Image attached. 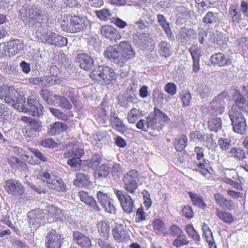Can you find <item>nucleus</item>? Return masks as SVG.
<instances>
[{"label": "nucleus", "mask_w": 248, "mask_h": 248, "mask_svg": "<svg viewBox=\"0 0 248 248\" xmlns=\"http://www.w3.org/2000/svg\"><path fill=\"white\" fill-rule=\"evenodd\" d=\"M186 229L187 233L193 239L195 240H199V235L192 225L188 224L186 226Z\"/></svg>", "instance_id": "obj_62"}, {"label": "nucleus", "mask_w": 248, "mask_h": 248, "mask_svg": "<svg viewBox=\"0 0 248 248\" xmlns=\"http://www.w3.org/2000/svg\"><path fill=\"white\" fill-rule=\"evenodd\" d=\"M114 238L118 242H126L128 239V232L123 229L122 225L116 227L112 230Z\"/></svg>", "instance_id": "obj_25"}, {"label": "nucleus", "mask_w": 248, "mask_h": 248, "mask_svg": "<svg viewBox=\"0 0 248 248\" xmlns=\"http://www.w3.org/2000/svg\"><path fill=\"white\" fill-rule=\"evenodd\" d=\"M104 56L108 58L110 61H115L117 60L119 61L118 59L119 57V52L117 49L113 46H109L104 52Z\"/></svg>", "instance_id": "obj_36"}, {"label": "nucleus", "mask_w": 248, "mask_h": 248, "mask_svg": "<svg viewBox=\"0 0 248 248\" xmlns=\"http://www.w3.org/2000/svg\"><path fill=\"white\" fill-rule=\"evenodd\" d=\"M189 241L187 240L185 234L182 233L179 236H177L173 242V245L176 248H181L183 246L187 245Z\"/></svg>", "instance_id": "obj_48"}, {"label": "nucleus", "mask_w": 248, "mask_h": 248, "mask_svg": "<svg viewBox=\"0 0 248 248\" xmlns=\"http://www.w3.org/2000/svg\"><path fill=\"white\" fill-rule=\"evenodd\" d=\"M40 94L47 104L53 105L55 103V100L53 99L52 95L48 90L42 89L40 92Z\"/></svg>", "instance_id": "obj_51"}, {"label": "nucleus", "mask_w": 248, "mask_h": 248, "mask_svg": "<svg viewBox=\"0 0 248 248\" xmlns=\"http://www.w3.org/2000/svg\"><path fill=\"white\" fill-rule=\"evenodd\" d=\"M81 160L71 157L67 161V164L75 170H78L81 166Z\"/></svg>", "instance_id": "obj_59"}, {"label": "nucleus", "mask_w": 248, "mask_h": 248, "mask_svg": "<svg viewBox=\"0 0 248 248\" xmlns=\"http://www.w3.org/2000/svg\"><path fill=\"white\" fill-rule=\"evenodd\" d=\"M189 51L193 58V62H199L201 56V50L197 45L192 46L189 49Z\"/></svg>", "instance_id": "obj_53"}, {"label": "nucleus", "mask_w": 248, "mask_h": 248, "mask_svg": "<svg viewBox=\"0 0 248 248\" xmlns=\"http://www.w3.org/2000/svg\"><path fill=\"white\" fill-rule=\"evenodd\" d=\"M152 40L149 33H137L133 36V42L136 45L140 48H144L145 46L151 42Z\"/></svg>", "instance_id": "obj_20"}, {"label": "nucleus", "mask_w": 248, "mask_h": 248, "mask_svg": "<svg viewBox=\"0 0 248 248\" xmlns=\"http://www.w3.org/2000/svg\"><path fill=\"white\" fill-rule=\"evenodd\" d=\"M27 108L28 112L29 110L32 112L31 115L33 116H40L43 113V107L38 100L35 99L30 97L26 103Z\"/></svg>", "instance_id": "obj_18"}, {"label": "nucleus", "mask_w": 248, "mask_h": 248, "mask_svg": "<svg viewBox=\"0 0 248 248\" xmlns=\"http://www.w3.org/2000/svg\"><path fill=\"white\" fill-rule=\"evenodd\" d=\"M93 57L87 53L80 51L77 54L75 57V62H93Z\"/></svg>", "instance_id": "obj_47"}, {"label": "nucleus", "mask_w": 248, "mask_h": 248, "mask_svg": "<svg viewBox=\"0 0 248 248\" xmlns=\"http://www.w3.org/2000/svg\"><path fill=\"white\" fill-rule=\"evenodd\" d=\"M142 116V111L136 108L131 109L127 114V120L130 124H133L136 123L140 116Z\"/></svg>", "instance_id": "obj_39"}, {"label": "nucleus", "mask_w": 248, "mask_h": 248, "mask_svg": "<svg viewBox=\"0 0 248 248\" xmlns=\"http://www.w3.org/2000/svg\"><path fill=\"white\" fill-rule=\"evenodd\" d=\"M15 89L13 86H0V99L7 104L11 102L13 95H15Z\"/></svg>", "instance_id": "obj_23"}, {"label": "nucleus", "mask_w": 248, "mask_h": 248, "mask_svg": "<svg viewBox=\"0 0 248 248\" xmlns=\"http://www.w3.org/2000/svg\"><path fill=\"white\" fill-rule=\"evenodd\" d=\"M228 100L227 92H223L218 94L210 102L209 113L216 116L222 114L225 109L226 102Z\"/></svg>", "instance_id": "obj_4"}, {"label": "nucleus", "mask_w": 248, "mask_h": 248, "mask_svg": "<svg viewBox=\"0 0 248 248\" xmlns=\"http://www.w3.org/2000/svg\"><path fill=\"white\" fill-rule=\"evenodd\" d=\"M109 174V167L106 164L101 165L98 169L99 177L106 178Z\"/></svg>", "instance_id": "obj_64"}, {"label": "nucleus", "mask_w": 248, "mask_h": 248, "mask_svg": "<svg viewBox=\"0 0 248 248\" xmlns=\"http://www.w3.org/2000/svg\"><path fill=\"white\" fill-rule=\"evenodd\" d=\"M219 16L218 13L209 11L203 18V22L210 24L217 23L220 20Z\"/></svg>", "instance_id": "obj_35"}, {"label": "nucleus", "mask_w": 248, "mask_h": 248, "mask_svg": "<svg viewBox=\"0 0 248 248\" xmlns=\"http://www.w3.org/2000/svg\"><path fill=\"white\" fill-rule=\"evenodd\" d=\"M105 204L102 207L105 209L106 211L111 214L115 213L116 210L113 205V200L112 199L110 198Z\"/></svg>", "instance_id": "obj_61"}, {"label": "nucleus", "mask_w": 248, "mask_h": 248, "mask_svg": "<svg viewBox=\"0 0 248 248\" xmlns=\"http://www.w3.org/2000/svg\"><path fill=\"white\" fill-rule=\"evenodd\" d=\"M78 195L80 201L84 202L86 204L90 206L95 210H100L99 206L97 204L93 196L90 195L88 192L84 191H80L78 193Z\"/></svg>", "instance_id": "obj_21"}, {"label": "nucleus", "mask_w": 248, "mask_h": 248, "mask_svg": "<svg viewBox=\"0 0 248 248\" xmlns=\"http://www.w3.org/2000/svg\"><path fill=\"white\" fill-rule=\"evenodd\" d=\"M197 37V32L194 29L181 28L178 31L176 39L178 42L185 45L195 40Z\"/></svg>", "instance_id": "obj_11"}, {"label": "nucleus", "mask_w": 248, "mask_h": 248, "mask_svg": "<svg viewBox=\"0 0 248 248\" xmlns=\"http://www.w3.org/2000/svg\"><path fill=\"white\" fill-rule=\"evenodd\" d=\"M84 155V152L83 148H73L68 149L63 154V156L65 158L72 157L80 159V158Z\"/></svg>", "instance_id": "obj_32"}, {"label": "nucleus", "mask_w": 248, "mask_h": 248, "mask_svg": "<svg viewBox=\"0 0 248 248\" xmlns=\"http://www.w3.org/2000/svg\"><path fill=\"white\" fill-rule=\"evenodd\" d=\"M97 228L100 234L105 238H108L109 232V226L104 221H100L97 224Z\"/></svg>", "instance_id": "obj_44"}, {"label": "nucleus", "mask_w": 248, "mask_h": 248, "mask_svg": "<svg viewBox=\"0 0 248 248\" xmlns=\"http://www.w3.org/2000/svg\"><path fill=\"white\" fill-rule=\"evenodd\" d=\"M229 14L233 23L238 24L240 22L241 14L237 12L236 9L231 8V9L229 10Z\"/></svg>", "instance_id": "obj_54"}, {"label": "nucleus", "mask_w": 248, "mask_h": 248, "mask_svg": "<svg viewBox=\"0 0 248 248\" xmlns=\"http://www.w3.org/2000/svg\"><path fill=\"white\" fill-rule=\"evenodd\" d=\"M53 97L59 107L66 109L72 108V105L66 98L58 94H55Z\"/></svg>", "instance_id": "obj_38"}, {"label": "nucleus", "mask_w": 248, "mask_h": 248, "mask_svg": "<svg viewBox=\"0 0 248 248\" xmlns=\"http://www.w3.org/2000/svg\"><path fill=\"white\" fill-rule=\"evenodd\" d=\"M190 139L191 141H196L197 140L199 142H203L204 140L203 135L199 131H195L190 133Z\"/></svg>", "instance_id": "obj_60"}, {"label": "nucleus", "mask_w": 248, "mask_h": 248, "mask_svg": "<svg viewBox=\"0 0 248 248\" xmlns=\"http://www.w3.org/2000/svg\"><path fill=\"white\" fill-rule=\"evenodd\" d=\"M40 176L42 182L48 188L60 192L66 191L67 187L63 180L52 172L45 171Z\"/></svg>", "instance_id": "obj_3"}, {"label": "nucleus", "mask_w": 248, "mask_h": 248, "mask_svg": "<svg viewBox=\"0 0 248 248\" xmlns=\"http://www.w3.org/2000/svg\"><path fill=\"white\" fill-rule=\"evenodd\" d=\"M67 23L63 21L61 25V28L64 31L69 32H78L85 30L88 26L89 21L87 17L74 16H69Z\"/></svg>", "instance_id": "obj_2"}, {"label": "nucleus", "mask_w": 248, "mask_h": 248, "mask_svg": "<svg viewBox=\"0 0 248 248\" xmlns=\"http://www.w3.org/2000/svg\"><path fill=\"white\" fill-rule=\"evenodd\" d=\"M154 112V114L153 115L155 116L156 119L158 118L164 122H169L170 121V119L167 115L158 108H155Z\"/></svg>", "instance_id": "obj_58"}, {"label": "nucleus", "mask_w": 248, "mask_h": 248, "mask_svg": "<svg viewBox=\"0 0 248 248\" xmlns=\"http://www.w3.org/2000/svg\"><path fill=\"white\" fill-rule=\"evenodd\" d=\"M229 117L232 121L233 131L237 133L243 134L245 133L247 124L244 115L236 108L235 109L233 107L229 113Z\"/></svg>", "instance_id": "obj_5"}, {"label": "nucleus", "mask_w": 248, "mask_h": 248, "mask_svg": "<svg viewBox=\"0 0 248 248\" xmlns=\"http://www.w3.org/2000/svg\"><path fill=\"white\" fill-rule=\"evenodd\" d=\"M188 194L194 205L200 208H203L206 206L205 203L200 196L197 194L193 193L191 191L188 192Z\"/></svg>", "instance_id": "obj_43"}, {"label": "nucleus", "mask_w": 248, "mask_h": 248, "mask_svg": "<svg viewBox=\"0 0 248 248\" xmlns=\"http://www.w3.org/2000/svg\"><path fill=\"white\" fill-rule=\"evenodd\" d=\"M56 33L50 30H47L43 32L40 36V40L42 42L54 46Z\"/></svg>", "instance_id": "obj_33"}, {"label": "nucleus", "mask_w": 248, "mask_h": 248, "mask_svg": "<svg viewBox=\"0 0 248 248\" xmlns=\"http://www.w3.org/2000/svg\"><path fill=\"white\" fill-rule=\"evenodd\" d=\"M231 140L227 138H221L218 140V144L222 150H227L231 145Z\"/></svg>", "instance_id": "obj_57"}, {"label": "nucleus", "mask_w": 248, "mask_h": 248, "mask_svg": "<svg viewBox=\"0 0 248 248\" xmlns=\"http://www.w3.org/2000/svg\"><path fill=\"white\" fill-rule=\"evenodd\" d=\"M15 95H13L12 98V100L11 102H9L8 104L11 105L19 111L27 112L28 108H27L24 95L20 94L16 90H15Z\"/></svg>", "instance_id": "obj_13"}, {"label": "nucleus", "mask_w": 248, "mask_h": 248, "mask_svg": "<svg viewBox=\"0 0 248 248\" xmlns=\"http://www.w3.org/2000/svg\"><path fill=\"white\" fill-rule=\"evenodd\" d=\"M54 43V46H55L63 47L67 44V39L56 33Z\"/></svg>", "instance_id": "obj_56"}, {"label": "nucleus", "mask_w": 248, "mask_h": 248, "mask_svg": "<svg viewBox=\"0 0 248 248\" xmlns=\"http://www.w3.org/2000/svg\"><path fill=\"white\" fill-rule=\"evenodd\" d=\"M114 193L125 213L130 214L135 211L134 201L130 196L123 190H115Z\"/></svg>", "instance_id": "obj_9"}, {"label": "nucleus", "mask_w": 248, "mask_h": 248, "mask_svg": "<svg viewBox=\"0 0 248 248\" xmlns=\"http://www.w3.org/2000/svg\"><path fill=\"white\" fill-rule=\"evenodd\" d=\"M222 122L220 118L212 119L208 122V128L211 131L217 132L220 129Z\"/></svg>", "instance_id": "obj_45"}, {"label": "nucleus", "mask_w": 248, "mask_h": 248, "mask_svg": "<svg viewBox=\"0 0 248 248\" xmlns=\"http://www.w3.org/2000/svg\"><path fill=\"white\" fill-rule=\"evenodd\" d=\"M76 178L74 180L73 184L77 187H83L89 185L91 179L89 175L81 172H78L76 175Z\"/></svg>", "instance_id": "obj_24"}, {"label": "nucleus", "mask_w": 248, "mask_h": 248, "mask_svg": "<svg viewBox=\"0 0 248 248\" xmlns=\"http://www.w3.org/2000/svg\"><path fill=\"white\" fill-rule=\"evenodd\" d=\"M229 153L232 156L238 160L242 161L247 157L244 149L240 148H232L229 151Z\"/></svg>", "instance_id": "obj_42"}, {"label": "nucleus", "mask_w": 248, "mask_h": 248, "mask_svg": "<svg viewBox=\"0 0 248 248\" xmlns=\"http://www.w3.org/2000/svg\"><path fill=\"white\" fill-rule=\"evenodd\" d=\"M112 124L115 126V128L119 132H124L126 130V128L123 122L121 121L118 117H114L111 119Z\"/></svg>", "instance_id": "obj_52"}, {"label": "nucleus", "mask_w": 248, "mask_h": 248, "mask_svg": "<svg viewBox=\"0 0 248 248\" xmlns=\"http://www.w3.org/2000/svg\"><path fill=\"white\" fill-rule=\"evenodd\" d=\"M152 96L154 103L155 104H159L164 100L163 93L157 88L153 90Z\"/></svg>", "instance_id": "obj_55"}, {"label": "nucleus", "mask_w": 248, "mask_h": 248, "mask_svg": "<svg viewBox=\"0 0 248 248\" xmlns=\"http://www.w3.org/2000/svg\"><path fill=\"white\" fill-rule=\"evenodd\" d=\"M97 16L101 20H106L111 16L109 10L108 9H104L102 10L96 11Z\"/></svg>", "instance_id": "obj_63"}, {"label": "nucleus", "mask_w": 248, "mask_h": 248, "mask_svg": "<svg viewBox=\"0 0 248 248\" xmlns=\"http://www.w3.org/2000/svg\"><path fill=\"white\" fill-rule=\"evenodd\" d=\"M196 164L197 168L194 170L209 179L213 171V169L210 166L209 161L203 159L202 162L197 163Z\"/></svg>", "instance_id": "obj_22"}, {"label": "nucleus", "mask_w": 248, "mask_h": 248, "mask_svg": "<svg viewBox=\"0 0 248 248\" xmlns=\"http://www.w3.org/2000/svg\"><path fill=\"white\" fill-rule=\"evenodd\" d=\"M21 120L26 123L29 128L27 134L30 138L35 137L42 131V124L40 121H36L31 117L22 116Z\"/></svg>", "instance_id": "obj_10"}, {"label": "nucleus", "mask_w": 248, "mask_h": 248, "mask_svg": "<svg viewBox=\"0 0 248 248\" xmlns=\"http://www.w3.org/2000/svg\"><path fill=\"white\" fill-rule=\"evenodd\" d=\"M187 141V137L185 135H182L180 137L175 139L173 144L176 151H182L186 147Z\"/></svg>", "instance_id": "obj_40"}, {"label": "nucleus", "mask_w": 248, "mask_h": 248, "mask_svg": "<svg viewBox=\"0 0 248 248\" xmlns=\"http://www.w3.org/2000/svg\"><path fill=\"white\" fill-rule=\"evenodd\" d=\"M153 21L148 18V20H146L145 17H142L140 19L136 22V24L139 29L140 30H145L152 26Z\"/></svg>", "instance_id": "obj_49"}, {"label": "nucleus", "mask_w": 248, "mask_h": 248, "mask_svg": "<svg viewBox=\"0 0 248 248\" xmlns=\"http://www.w3.org/2000/svg\"><path fill=\"white\" fill-rule=\"evenodd\" d=\"M61 235L55 230H51L46 238V246L47 248H60L61 246Z\"/></svg>", "instance_id": "obj_15"}, {"label": "nucleus", "mask_w": 248, "mask_h": 248, "mask_svg": "<svg viewBox=\"0 0 248 248\" xmlns=\"http://www.w3.org/2000/svg\"><path fill=\"white\" fill-rule=\"evenodd\" d=\"M73 240L81 248H91L92 246L91 239L81 232L76 231L73 233Z\"/></svg>", "instance_id": "obj_16"}, {"label": "nucleus", "mask_w": 248, "mask_h": 248, "mask_svg": "<svg viewBox=\"0 0 248 248\" xmlns=\"http://www.w3.org/2000/svg\"><path fill=\"white\" fill-rule=\"evenodd\" d=\"M158 52L161 56L166 58L170 56L173 52L171 46L167 41H161L158 45Z\"/></svg>", "instance_id": "obj_31"}, {"label": "nucleus", "mask_w": 248, "mask_h": 248, "mask_svg": "<svg viewBox=\"0 0 248 248\" xmlns=\"http://www.w3.org/2000/svg\"><path fill=\"white\" fill-rule=\"evenodd\" d=\"M91 78L94 80L102 82L107 84H114L117 76L113 70L109 67L98 66L93 68L92 71Z\"/></svg>", "instance_id": "obj_1"}, {"label": "nucleus", "mask_w": 248, "mask_h": 248, "mask_svg": "<svg viewBox=\"0 0 248 248\" xmlns=\"http://www.w3.org/2000/svg\"><path fill=\"white\" fill-rule=\"evenodd\" d=\"M199 41L202 45L205 43L215 42V36L213 33L209 32L201 29L198 32Z\"/></svg>", "instance_id": "obj_30"}, {"label": "nucleus", "mask_w": 248, "mask_h": 248, "mask_svg": "<svg viewBox=\"0 0 248 248\" xmlns=\"http://www.w3.org/2000/svg\"><path fill=\"white\" fill-rule=\"evenodd\" d=\"M115 30L110 26H104L101 28V33L107 38L112 40L115 35Z\"/></svg>", "instance_id": "obj_46"}, {"label": "nucleus", "mask_w": 248, "mask_h": 248, "mask_svg": "<svg viewBox=\"0 0 248 248\" xmlns=\"http://www.w3.org/2000/svg\"><path fill=\"white\" fill-rule=\"evenodd\" d=\"M102 158L99 154H95L92 158L87 161V165L90 168L94 169L97 167L101 162Z\"/></svg>", "instance_id": "obj_50"}, {"label": "nucleus", "mask_w": 248, "mask_h": 248, "mask_svg": "<svg viewBox=\"0 0 248 248\" xmlns=\"http://www.w3.org/2000/svg\"><path fill=\"white\" fill-rule=\"evenodd\" d=\"M197 92L202 98L206 99L213 94L211 85L205 83L200 84L197 88Z\"/></svg>", "instance_id": "obj_26"}, {"label": "nucleus", "mask_w": 248, "mask_h": 248, "mask_svg": "<svg viewBox=\"0 0 248 248\" xmlns=\"http://www.w3.org/2000/svg\"><path fill=\"white\" fill-rule=\"evenodd\" d=\"M215 215L220 220L227 224H230L234 221L232 215L229 212L217 209Z\"/></svg>", "instance_id": "obj_34"}, {"label": "nucleus", "mask_w": 248, "mask_h": 248, "mask_svg": "<svg viewBox=\"0 0 248 248\" xmlns=\"http://www.w3.org/2000/svg\"><path fill=\"white\" fill-rule=\"evenodd\" d=\"M145 123V120L141 119L136 124V127L138 129L144 131H147L149 130H155V129L159 130L157 119L153 115H150L147 118L146 126L144 125Z\"/></svg>", "instance_id": "obj_14"}, {"label": "nucleus", "mask_w": 248, "mask_h": 248, "mask_svg": "<svg viewBox=\"0 0 248 248\" xmlns=\"http://www.w3.org/2000/svg\"><path fill=\"white\" fill-rule=\"evenodd\" d=\"M139 179L140 175L136 170H130L124 174L123 179L125 189L130 193H134L138 187Z\"/></svg>", "instance_id": "obj_8"}, {"label": "nucleus", "mask_w": 248, "mask_h": 248, "mask_svg": "<svg viewBox=\"0 0 248 248\" xmlns=\"http://www.w3.org/2000/svg\"><path fill=\"white\" fill-rule=\"evenodd\" d=\"M67 128V125L62 122H55L49 125L48 133L49 135L54 136L58 135Z\"/></svg>", "instance_id": "obj_28"}, {"label": "nucleus", "mask_w": 248, "mask_h": 248, "mask_svg": "<svg viewBox=\"0 0 248 248\" xmlns=\"http://www.w3.org/2000/svg\"><path fill=\"white\" fill-rule=\"evenodd\" d=\"M23 45L19 40H11L0 45V57H13L22 49Z\"/></svg>", "instance_id": "obj_6"}, {"label": "nucleus", "mask_w": 248, "mask_h": 248, "mask_svg": "<svg viewBox=\"0 0 248 248\" xmlns=\"http://www.w3.org/2000/svg\"><path fill=\"white\" fill-rule=\"evenodd\" d=\"M29 218V223L35 228L39 227L43 224L45 221V217L39 211L35 210L29 212L28 215Z\"/></svg>", "instance_id": "obj_19"}, {"label": "nucleus", "mask_w": 248, "mask_h": 248, "mask_svg": "<svg viewBox=\"0 0 248 248\" xmlns=\"http://www.w3.org/2000/svg\"><path fill=\"white\" fill-rule=\"evenodd\" d=\"M19 13L21 19L26 23H30L32 20L41 24L43 20V16L36 9L34 10L28 5H24L19 10Z\"/></svg>", "instance_id": "obj_7"}, {"label": "nucleus", "mask_w": 248, "mask_h": 248, "mask_svg": "<svg viewBox=\"0 0 248 248\" xmlns=\"http://www.w3.org/2000/svg\"><path fill=\"white\" fill-rule=\"evenodd\" d=\"M119 47L122 56L126 61L131 60L135 57V52L130 42L121 41L119 44Z\"/></svg>", "instance_id": "obj_17"}, {"label": "nucleus", "mask_w": 248, "mask_h": 248, "mask_svg": "<svg viewBox=\"0 0 248 248\" xmlns=\"http://www.w3.org/2000/svg\"><path fill=\"white\" fill-rule=\"evenodd\" d=\"M202 231L203 232V236L208 244L210 248H217V246L213 236V233L206 224L203 223L202 226Z\"/></svg>", "instance_id": "obj_27"}, {"label": "nucleus", "mask_w": 248, "mask_h": 248, "mask_svg": "<svg viewBox=\"0 0 248 248\" xmlns=\"http://www.w3.org/2000/svg\"><path fill=\"white\" fill-rule=\"evenodd\" d=\"M228 41V38L226 34L219 32L215 37V42L213 43L216 44L217 47L222 48L226 45Z\"/></svg>", "instance_id": "obj_41"}, {"label": "nucleus", "mask_w": 248, "mask_h": 248, "mask_svg": "<svg viewBox=\"0 0 248 248\" xmlns=\"http://www.w3.org/2000/svg\"><path fill=\"white\" fill-rule=\"evenodd\" d=\"M157 16V21L159 25L164 29L168 37L170 38L172 35V32L170 30L169 23L167 22L166 18L163 15L158 14Z\"/></svg>", "instance_id": "obj_37"}, {"label": "nucleus", "mask_w": 248, "mask_h": 248, "mask_svg": "<svg viewBox=\"0 0 248 248\" xmlns=\"http://www.w3.org/2000/svg\"><path fill=\"white\" fill-rule=\"evenodd\" d=\"M4 189L8 194L15 196H21L25 191V188L21 183L13 179L5 182Z\"/></svg>", "instance_id": "obj_12"}, {"label": "nucleus", "mask_w": 248, "mask_h": 248, "mask_svg": "<svg viewBox=\"0 0 248 248\" xmlns=\"http://www.w3.org/2000/svg\"><path fill=\"white\" fill-rule=\"evenodd\" d=\"M48 215L54 218L56 221L62 220L64 217L63 212L53 205H49L47 207Z\"/></svg>", "instance_id": "obj_29"}]
</instances>
